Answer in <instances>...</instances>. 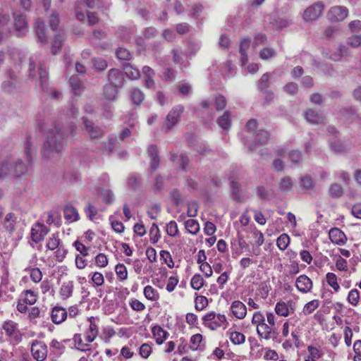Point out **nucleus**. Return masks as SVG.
Segmentation results:
<instances>
[{
  "label": "nucleus",
  "mask_w": 361,
  "mask_h": 361,
  "mask_svg": "<svg viewBox=\"0 0 361 361\" xmlns=\"http://www.w3.org/2000/svg\"><path fill=\"white\" fill-rule=\"evenodd\" d=\"M117 87L111 84L106 85L104 87V95L109 100L114 99L118 92Z\"/></svg>",
  "instance_id": "58836bf2"
},
{
  "label": "nucleus",
  "mask_w": 361,
  "mask_h": 361,
  "mask_svg": "<svg viewBox=\"0 0 361 361\" xmlns=\"http://www.w3.org/2000/svg\"><path fill=\"white\" fill-rule=\"evenodd\" d=\"M83 122L85 124V130L88 134L91 139L100 138L103 136L104 130L94 124L91 121L87 120L86 118H83Z\"/></svg>",
  "instance_id": "9b49d317"
},
{
  "label": "nucleus",
  "mask_w": 361,
  "mask_h": 361,
  "mask_svg": "<svg viewBox=\"0 0 361 361\" xmlns=\"http://www.w3.org/2000/svg\"><path fill=\"white\" fill-rule=\"evenodd\" d=\"M123 71L126 76L131 80H138L140 78V71L129 63L123 65Z\"/></svg>",
  "instance_id": "bb28decb"
},
{
  "label": "nucleus",
  "mask_w": 361,
  "mask_h": 361,
  "mask_svg": "<svg viewBox=\"0 0 361 361\" xmlns=\"http://www.w3.org/2000/svg\"><path fill=\"white\" fill-rule=\"evenodd\" d=\"M144 295L147 299L151 301L156 300L159 298L157 291L151 286H147L145 287Z\"/></svg>",
  "instance_id": "49530a36"
},
{
  "label": "nucleus",
  "mask_w": 361,
  "mask_h": 361,
  "mask_svg": "<svg viewBox=\"0 0 361 361\" xmlns=\"http://www.w3.org/2000/svg\"><path fill=\"white\" fill-rule=\"evenodd\" d=\"M186 230L191 234H197L200 231L199 223L197 220L190 219L185 222Z\"/></svg>",
  "instance_id": "c9c22d12"
},
{
  "label": "nucleus",
  "mask_w": 361,
  "mask_h": 361,
  "mask_svg": "<svg viewBox=\"0 0 361 361\" xmlns=\"http://www.w3.org/2000/svg\"><path fill=\"white\" fill-rule=\"evenodd\" d=\"M184 111V106L181 104L173 106L166 116V120L163 124L162 129L168 133L176 126Z\"/></svg>",
  "instance_id": "7ed1b4c3"
},
{
  "label": "nucleus",
  "mask_w": 361,
  "mask_h": 361,
  "mask_svg": "<svg viewBox=\"0 0 361 361\" xmlns=\"http://www.w3.org/2000/svg\"><path fill=\"white\" fill-rule=\"evenodd\" d=\"M75 250L80 253V256L85 257L88 255L89 247H86L82 243L76 240L73 243Z\"/></svg>",
  "instance_id": "bf43d9fd"
},
{
  "label": "nucleus",
  "mask_w": 361,
  "mask_h": 361,
  "mask_svg": "<svg viewBox=\"0 0 361 361\" xmlns=\"http://www.w3.org/2000/svg\"><path fill=\"white\" fill-rule=\"evenodd\" d=\"M160 256L169 268L173 267L174 263L169 252L161 250L160 252Z\"/></svg>",
  "instance_id": "0e129e2a"
},
{
  "label": "nucleus",
  "mask_w": 361,
  "mask_h": 361,
  "mask_svg": "<svg viewBox=\"0 0 361 361\" xmlns=\"http://www.w3.org/2000/svg\"><path fill=\"white\" fill-rule=\"evenodd\" d=\"M195 308L197 311L204 310L208 305V300L205 296L197 295L195 300Z\"/></svg>",
  "instance_id": "de8ad7c7"
},
{
  "label": "nucleus",
  "mask_w": 361,
  "mask_h": 361,
  "mask_svg": "<svg viewBox=\"0 0 361 361\" xmlns=\"http://www.w3.org/2000/svg\"><path fill=\"white\" fill-rule=\"evenodd\" d=\"M326 279L327 283L334 289L335 292H338L340 290V286L337 281L338 279L334 273H327L326 275Z\"/></svg>",
  "instance_id": "e433bc0d"
},
{
  "label": "nucleus",
  "mask_w": 361,
  "mask_h": 361,
  "mask_svg": "<svg viewBox=\"0 0 361 361\" xmlns=\"http://www.w3.org/2000/svg\"><path fill=\"white\" fill-rule=\"evenodd\" d=\"M4 226L6 229L10 232H12L15 229L13 215L11 213L8 214L6 216L4 221Z\"/></svg>",
  "instance_id": "338daca9"
},
{
  "label": "nucleus",
  "mask_w": 361,
  "mask_h": 361,
  "mask_svg": "<svg viewBox=\"0 0 361 361\" xmlns=\"http://www.w3.org/2000/svg\"><path fill=\"white\" fill-rule=\"evenodd\" d=\"M331 149L335 153H343L346 152V146L340 140H336L331 144Z\"/></svg>",
  "instance_id": "5fc2aeb1"
},
{
  "label": "nucleus",
  "mask_w": 361,
  "mask_h": 361,
  "mask_svg": "<svg viewBox=\"0 0 361 361\" xmlns=\"http://www.w3.org/2000/svg\"><path fill=\"white\" fill-rule=\"evenodd\" d=\"M115 271L121 281H124L128 278L127 269L123 264H117L115 267Z\"/></svg>",
  "instance_id": "8fccbe9b"
},
{
  "label": "nucleus",
  "mask_w": 361,
  "mask_h": 361,
  "mask_svg": "<svg viewBox=\"0 0 361 361\" xmlns=\"http://www.w3.org/2000/svg\"><path fill=\"white\" fill-rule=\"evenodd\" d=\"M346 43L353 48H357L361 45V35H355L349 37Z\"/></svg>",
  "instance_id": "603ef678"
},
{
  "label": "nucleus",
  "mask_w": 361,
  "mask_h": 361,
  "mask_svg": "<svg viewBox=\"0 0 361 361\" xmlns=\"http://www.w3.org/2000/svg\"><path fill=\"white\" fill-rule=\"evenodd\" d=\"M202 320L203 325L212 331L216 330L226 322L224 314H216L214 312H210L205 314Z\"/></svg>",
  "instance_id": "20e7f679"
},
{
  "label": "nucleus",
  "mask_w": 361,
  "mask_h": 361,
  "mask_svg": "<svg viewBox=\"0 0 361 361\" xmlns=\"http://www.w3.org/2000/svg\"><path fill=\"white\" fill-rule=\"evenodd\" d=\"M304 115L307 121L312 124H324L325 122V117L314 109H307Z\"/></svg>",
  "instance_id": "a211bd4d"
},
{
  "label": "nucleus",
  "mask_w": 361,
  "mask_h": 361,
  "mask_svg": "<svg viewBox=\"0 0 361 361\" xmlns=\"http://www.w3.org/2000/svg\"><path fill=\"white\" fill-rule=\"evenodd\" d=\"M229 338L235 345H240L245 343V336L238 331H233L230 333Z\"/></svg>",
  "instance_id": "79ce46f5"
},
{
  "label": "nucleus",
  "mask_w": 361,
  "mask_h": 361,
  "mask_svg": "<svg viewBox=\"0 0 361 361\" xmlns=\"http://www.w3.org/2000/svg\"><path fill=\"white\" fill-rule=\"evenodd\" d=\"M73 282L72 281H68L66 282H63L61 288H60V295L61 297L65 300L70 298L73 291Z\"/></svg>",
  "instance_id": "cd10ccee"
},
{
  "label": "nucleus",
  "mask_w": 361,
  "mask_h": 361,
  "mask_svg": "<svg viewBox=\"0 0 361 361\" xmlns=\"http://www.w3.org/2000/svg\"><path fill=\"white\" fill-rule=\"evenodd\" d=\"M147 154L150 158V169L152 171H154L159 167L160 163L157 146L155 145H149L147 148Z\"/></svg>",
  "instance_id": "dca6fc26"
},
{
  "label": "nucleus",
  "mask_w": 361,
  "mask_h": 361,
  "mask_svg": "<svg viewBox=\"0 0 361 361\" xmlns=\"http://www.w3.org/2000/svg\"><path fill=\"white\" fill-rule=\"evenodd\" d=\"M360 300V293L357 289L351 290L348 295V301L352 305L355 306Z\"/></svg>",
  "instance_id": "864d4df0"
},
{
  "label": "nucleus",
  "mask_w": 361,
  "mask_h": 361,
  "mask_svg": "<svg viewBox=\"0 0 361 361\" xmlns=\"http://www.w3.org/2000/svg\"><path fill=\"white\" fill-rule=\"evenodd\" d=\"M324 11V4L317 1L307 7L303 13V19L307 22H312L317 20Z\"/></svg>",
  "instance_id": "39448f33"
},
{
  "label": "nucleus",
  "mask_w": 361,
  "mask_h": 361,
  "mask_svg": "<svg viewBox=\"0 0 361 361\" xmlns=\"http://www.w3.org/2000/svg\"><path fill=\"white\" fill-rule=\"evenodd\" d=\"M274 55V49L270 47H264L259 51V57L263 60L269 59Z\"/></svg>",
  "instance_id": "680f3d73"
},
{
  "label": "nucleus",
  "mask_w": 361,
  "mask_h": 361,
  "mask_svg": "<svg viewBox=\"0 0 361 361\" xmlns=\"http://www.w3.org/2000/svg\"><path fill=\"white\" fill-rule=\"evenodd\" d=\"M231 310L233 314L239 319L245 318L247 314L246 306L239 300H235L232 302Z\"/></svg>",
  "instance_id": "412c9836"
},
{
  "label": "nucleus",
  "mask_w": 361,
  "mask_h": 361,
  "mask_svg": "<svg viewBox=\"0 0 361 361\" xmlns=\"http://www.w3.org/2000/svg\"><path fill=\"white\" fill-rule=\"evenodd\" d=\"M328 194L331 198L338 199L344 195V189L341 185L333 183L328 189Z\"/></svg>",
  "instance_id": "a878e982"
},
{
  "label": "nucleus",
  "mask_w": 361,
  "mask_h": 361,
  "mask_svg": "<svg viewBox=\"0 0 361 361\" xmlns=\"http://www.w3.org/2000/svg\"><path fill=\"white\" fill-rule=\"evenodd\" d=\"M329 236L331 241L337 245H343L347 238L345 233L338 228H333L329 231Z\"/></svg>",
  "instance_id": "aec40b11"
},
{
  "label": "nucleus",
  "mask_w": 361,
  "mask_h": 361,
  "mask_svg": "<svg viewBox=\"0 0 361 361\" xmlns=\"http://www.w3.org/2000/svg\"><path fill=\"white\" fill-rule=\"evenodd\" d=\"M149 235L150 241L152 243H156L159 240L160 238L159 229L156 224H153L152 225V227L149 230Z\"/></svg>",
  "instance_id": "6e6d98bb"
},
{
  "label": "nucleus",
  "mask_w": 361,
  "mask_h": 361,
  "mask_svg": "<svg viewBox=\"0 0 361 361\" xmlns=\"http://www.w3.org/2000/svg\"><path fill=\"white\" fill-rule=\"evenodd\" d=\"M348 16V9L343 6H336L331 7L328 13V19L331 22H342Z\"/></svg>",
  "instance_id": "423d86ee"
},
{
  "label": "nucleus",
  "mask_w": 361,
  "mask_h": 361,
  "mask_svg": "<svg viewBox=\"0 0 361 361\" xmlns=\"http://www.w3.org/2000/svg\"><path fill=\"white\" fill-rule=\"evenodd\" d=\"M11 161L7 160L0 162V178H4L7 176H11Z\"/></svg>",
  "instance_id": "a19ab883"
},
{
  "label": "nucleus",
  "mask_w": 361,
  "mask_h": 361,
  "mask_svg": "<svg viewBox=\"0 0 361 361\" xmlns=\"http://www.w3.org/2000/svg\"><path fill=\"white\" fill-rule=\"evenodd\" d=\"M64 218L70 222H74L79 219L77 209L72 205L68 204L63 209Z\"/></svg>",
  "instance_id": "b1692460"
},
{
  "label": "nucleus",
  "mask_w": 361,
  "mask_h": 361,
  "mask_svg": "<svg viewBox=\"0 0 361 361\" xmlns=\"http://www.w3.org/2000/svg\"><path fill=\"white\" fill-rule=\"evenodd\" d=\"M257 332L259 336L267 340L274 337L276 333L274 329L271 326L267 324L265 322L257 326Z\"/></svg>",
  "instance_id": "4be33fe9"
},
{
  "label": "nucleus",
  "mask_w": 361,
  "mask_h": 361,
  "mask_svg": "<svg viewBox=\"0 0 361 361\" xmlns=\"http://www.w3.org/2000/svg\"><path fill=\"white\" fill-rule=\"evenodd\" d=\"M300 186L306 191H310L315 188V183L310 176L306 175L300 178Z\"/></svg>",
  "instance_id": "72a5a7b5"
},
{
  "label": "nucleus",
  "mask_w": 361,
  "mask_h": 361,
  "mask_svg": "<svg viewBox=\"0 0 361 361\" xmlns=\"http://www.w3.org/2000/svg\"><path fill=\"white\" fill-rule=\"evenodd\" d=\"M70 84L72 90L75 94H79L82 90V84L81 80L78 76H72L70 78Z\"/></svg>",
  "instance_id": "4c0bfd02"
},
{
  "label": "nucleus",
  "mask_w": 361,
  "mask_h": 361,
  "mask_svg": "<svg viewBox=\"0 0 361 361\" xmlns=\"http://www.w3.org/2000/svg\"><path fill=\"white\" fill-rule=\"evenodd\" d=\"M171 53L173 54V61L174 63L184 65V67H186L187 65L185 64L182 51L180 49H172Z\"/></svg>",
  "instance_id": "3c124183"
},
{
  "label": "nucleus",
  "mask_w": 361,
  "mask_h": 361,
  "mask_svg": "<svg viewBox=\"0 0 361 361\" xmlns=\"http://www.w3.org/2000/svg\"><path fill=\"white\" fill-rule=\"evenodd\" d=\"M108 79L110 84L117 87H122L124 84L123 73L117 68H111L108 73Z\"/></svg>",
  "instance_id": "4468645a"
},
{
  "label": "nucleus",
  "mask_w": 361,
  "mask_h": 361,
  "mask_svg": "<svg viewBox=\"0 0 361 361\" xmlns=\"http://www.w3.org/2000/svg\"><path fill=\"white\" fill-rule=\"evenodd\" d=\"M283 90L290 95H295L298 91V85L295 82H290L283 87Z\"/></svg>",
  "instance_id": "69168bd1"
},
{
  "label": "nucleus",
  "mask_w": 361,
  "mask_h": 361,
  "mask_svg": "<svg viewBox=\"0 0 361 361\" xmlns=\"http://www.w3.org/2000/svg\"><path fill=\"white\" fill-rule=\"evenodd\" d=\"M30 276L31 280L35 283H39L42 279V274L39 268L31 269Z\"/></svg>",
  "instance_id": "774afa93"
},
{
  "label": "nucleus",
  "mask_w": 361,
  "mask_h": 361,
  "mask_svg": "<svg viewBox=\"0 0 361 361\" xmlns=\"http://www.w3.org/2000/svg\"><path fill=\"white\" fill-rule=\"evenodd\" d=\"M290 243V238L286 234H281L276 240V245L279 250H285Z\"/></svg>",
  "instance_id": "ea45409f"
},
{
  "label": "nucleus",
  "mask_w": 361,
  "mask_h": 361,
  "mask_svg": "<svg viewBox=\"0 0 361 361\" xmlns=\"http://www.w3.org/2000/svg\"><path fill=\"white\" fill-rule=\"evenodd\" d=\"M34 28L39 42L42 44H47L48 37L46 33V25L44 20L38 18L35 22Z\"/></svg>",
  "instance_id": "ddd939ff"
},
{
  "label": "nucleus",
  "mask_w": 361,
  "mask_h": 361,
  "mask_svg": "<svg viewBox=\"0 0 361 361\" xmlns=\"http://www.w3.org/2000/svg\"><path fill=\"white\" fill-rule=\"evenodd\" d=\"M269 78H270V74L269 73H266L262 75V77L259 80L258 84H257L258 88L261 91L264 90L268 87V85H269L268 82H269Z\"/></svg>",
  "instance_id": "e2e57ef3"
},
{
  "label": "nucleus",
  "mask_w": 361,
  "mask_h": 361,
  "mask_svg": "<svg viewBox=\"0 0 361 361\" xmlns=\"http://www.w3.org/2000/svg\"><path fill=\"white\" fill-rule=\"evenodd\" d=\"M49 230L43 224L36 223L31 229V238L35 243L44 240Z\"/></svg>",
  "instance_id": "1a4fd4ad"
},
{
  "label": "nucleus",
  "mask_w": 361,
  "mask_h": 361,
  "mask_svg": "<svg viewBox=\"0 0 361 361\" xmlns=\"http://www.w3.org/2000/svg\"><path fill=\"white\" fill-rule=\"evenodd\" d=\"M275 312L279 316L288 317L290 314L288 304L283 301L278 302L275 306Z\"/></svg>",
  "instance_id": "2f4dec72"
},
{
  "label": "nucleus",
  "mask_w": 361,
  "mask_h": 361,
  "mask_svg": "<svg viewBox=\"0 0 361 361\" xmlns=\"http://www.w3.org/2000/svg\"><path fill=\"white\" fill-rule=\"evenodd\" d=\"M14 32L18 37L24 36L27 32V23L23 14L14 13Z\"/></svg>",
  "instance_id": "6e6552de"
},
{
  "label": "nucleus",
  "mask_w": 361,
  "mask_h": 361,
  "mask_svg": "<svg viewBox=\"0 0 361 361\" xmlns=\"http://www.w3.org/2000/svg\"><path fill=\"white\" fill-rule=\"evenodd\" d=\"M230 186H231V189L232 191V195L233 196V199L237 201H240V184L235 180H232L231 182Z\"/></svg>",
  "instance_id": "13d9d810"
},
{
  "label": "nucleus",
  "mask_w": 361,
  "mask_h": 361,
  "mask_svg": "<svg viewBox=\"0 0 361 361\" xmlns=\"http://www.w3.org/2000/svg\"><path fill=\"white\" fill-rule=\"evenodd\" d=\"M3 329L11 339L15 341H18L20 340V334L18 331L16 323L13 321L5 322L3 325Z\"/></svg>",
  "instance_id": "2eb2a0df"
},
{
  "label": "nucleus",
  "mask_w": 361,
  "mask_h": 361,
  "mask_svg": "<svg viewBox=\"0 0 361 361\" xmlns=\"http://www.w3.org/2000/svg\"><path fill=\"white\" fill-rule=\"evenodd\" d=\"M152 332L158 345L162 344L169 335V333L159 326H154Z\"/></svg>",
  "instance_id": "393cba45"
},
{
  "label": "nucleus",
  "mask_w": 361,
  "mask_h": 361,
  "mask_svg": "<svg viewBox=\"0 0 361 361\" xmlns=\"http://www.w3.org/2000/svg\"><path fill=\"white\" fill-rule=\"evenodd\" d=\"M293 182L289 176L283 177L279 183V189L282 192H288L292 190Z\"/></svg>",
  "instance_id": "c756f323"
},
{
  "label": "nucleus",
  "mask_w": 361,
  "mask_h": 361,
  "mask_svg": "<svg viewBox=\"0 0 361 361\" xmlns=\"http://www.w3.org/2000/svg\"><path fill=\"white\" fill-rule=\"evenodd\" d=\"M319 305L320 302L318 300H312L304 305L302 313L305 315H309L313 313L319 307Z\"/></svg>",
  "instance_id": "f704fd0d"
},
{
  "label": "nucleus",
  "mask_w": 361,
  "mask_h": 361,
  "mask_svg": "<svg viewBox=\"0 0 361 361\" xmlns=\"http://www.w3.org/2000/svg\"><path fill=\"white\" fill-rule=\"evenodd\" d=\"M100 193H101V195H102V197L103 198V202L105 204H110L115 200L114 195L113 192L111 190H110L103 189L100 192Z\"/></svg>",
  "instance_id": "09e8293b"
},
{
  "label": "nucleus",
  "mask_w": 361,
  "mask_h": 361,
  "mask_svg": "<svg viewBox=\"0 0 361 361\" xmlns=\"http://www.w3.org/2000/svg\"><path fill=\"white\" fill-rule=\"evenodd\" d=\"M269 140V133L268 131L264 130L263 129L259 130L254 134V145H249V149L250 151L255 150V146L257 144L259 145H265L268 142Z\"/></svg>",
  "instance_id": "f3484780"
},
{
  "label": "nucleus",
  "mask_w": 361,
  "mask_h": 361,
  "mask_svg": "<svg viewBox=\"0 0 361 361\" xmlns=\"http://www.w3.org/2000/svg\"><path fill=\"white\" fill-rule=\"evenodd\" d=\"M226 106V98L220 94L215 96V106L217 111L223 110Z\"/></svg>",
  "instance_id": "4d7b16f0"
},
{
  "label": "nucleus",
  "mask_w": 361,
  "mask_h": 361,
  "mask_svg": "<svg viewBox=\"0 0 361 361\" xmlns=\"http://www.w3.org/2000/svg\"><path fill=\"white\" fill-rule=\"evenodd\" d=\"M24 152L27 159V161L29 164H31L33 158L36 154V147L34 144L30 141L29 137H27V140L24 144Z\"/></svg>",
  "instance_id": "5701e85b"
},
{
  "label": "nucleus",
  "mask_w": 361,
  "mask_h": 361,
  "mask_svg": "<svg viewBox=\"0 0 361 361\" xmlns=\"http://www.w3.org/2000/svg\"><path fill=\"white\" fill-rule=\"evenodd\" d=\"M204 281L200 274H195L190 281L191 287L195 290H200L203 287Z\"/></svg>",
  "instance_id": "a18cd8bd"
},
{
  "label": "nucleus",
  "mask_w": 361,
  "mask_h": 361,
  "mask_svg": "<svg viewBox=\"0 0 361 361\" xmlns=\"http://www.w3.org/2000/svg\"><path fill=\"white\" fill-rule=\"evenodd\" d=\"M217 123L224 130H228L231 126L230 112H224V114L217 119Z\"/></svg>",
  "instance_id": "7c9ffc66"
},
{
  "label": "nucleus",
  "mask_w": 361,
  "mask_h": 361,
  "mask_svg": "<svg viewBox=\"0 0 361 361\" xmlns=\"http://www.w3.org/2000/svg\"><path fill=\"white\" fill-rule=\"evenodd\" d=\"M30 76L39 77V85L43 91L48 88L49 74L45 62L37 55L30 58L29 63Z\"/></svg>",
  "instance_id": "f03ea898"
},
{
  "label": "nucleus",
  "mask_w": 361,
  "mask_h": 361,
  "mask_svg": "<svg viewBox=\"0 0 361 361\" xmlns=\"http://www.w3.org/2000/svg\"><path fill=\"white\" fill-rule=\"evenodd\" d=\"M178 225L175 221H171L166 224V233L170 236L174 237L178 234Z\"/></svg>",
  "instance_id": "052dcab7"
},
{
  "label": "nucleus",
  "mask_w": 361,
  "mask_h": 361,
  "mask_svg": "<svg viewBox=\"0 0 361 361\" xmlns=\"http://www.w3.org/2000/svg\"><path fill=\"white\" fill-rule=\"evenodd\" d=\"M307 351L309 355L305 360V361H316L317 359H319L322 356V353H320V351L314 346H308Z\"/></svg>",
  "instance_id": "c03bdc74"
},
{
  "label": "nucleus",
  "mask_w": 361,
  "mask_h": 361,
  "mask_svg": "<svg viewBox=\"0 0 361 361\" xmlns=\"http://www.w3.org/2000/svg\"><path fill=\"white\" fill-rule=\"evenodd\" d=\"M63 42V38L61 35L59 34L55 35L54 39L51 42V51L52 54L56 55L60 51L62 47Z\"/></svg>",
  "instance_id": "473e14b6"
},
{
  "label": "nucleus",
  "mask_w": 361,
  "mask_h": 361,
  "mask_svg": "<svg viewBox=\"0 0 361 361\" xmlns=\"http://www.w3.org/2000/svg\"><path fill=\"white\" fill-rule=\"evenodd\" d=\"M47 346L39 341H34L31 345V353L37 361H44L47 357Z\"/></svg>",
  "instance_id": "0eeeda50"
},
{
  "label": "nucleus",
  "mask_w": 361,
  "mask_h": 361,
  "mask_svg": "<svg viewBox=\"0 0 361 361\" xmlns=\"http://www.w3.org/2000/svg\"><path fill=\"white\" fill-rule=\"evenodd\" d=\"M61 240L59 238L58 233H54L51 237H50L47 243V247L49 250H54L58 248L61 245Z\"/></svg>",
  "instance_id": "37998d69"
},
{
  "label": "nucleus",
  "mask_w": 361,
  "mask_h": 361,
  "mask_svg": "<svg viewBox=\"0 0 361 361\" xmlns=\"http://www.w3.org/2000/svg\"><path fill=\"white\" fill-rule=\"evenodd\" d=\"M68 312L62 307L56 306L52 309L51 317V321L56 324L62 323L66 319Z\"/></svg>",
  "instance_id": "6ab92c4d"
},
{
  "label": "nucleus",
  "mask_w": 361,
  "mask_h": 361,
  "mask_svg": "<svg viewBox=\"0 0 361 361\" xmlns=\"http://www.w3.org/2000/svg\"><path fill=\"white\" fill-rule=\"evenodd\" d=\"M11 176L15 178L26 176L29 172L28 165L19 159L11 162Z\"/></svg>",
  "instance_id": "9d476101"
},
{
  "label": "nucleus",
  "mask_w": 361,
  "mask_h": 361,
  "mask_svg": "<svg viewBox=\"0 0 361 361\" xmlns=\"http://www.w3.org/2000/svg\"><path fill=\"white\" fill-rule=\"evenodd\" d=\"M132 102L136 105H140L145 99V94L138 87L133 88L130 92Z\"/></svg>",
  "instance_id": "c85d7f7f"
},
{
  "label": "nucleus",
  "mask_w": 361,
  "mask_h": 361,
  "mask_svg": "<svg viewBox=\"0 0 361 361\" xmlns=\"http://www.w3.org/2000/svg\"><path fill=\"white\" fill-rule=\"evenodd\" d=\"M295 286L300 293H307L311 291L313 283L307 276L302 274L296 279Z\"/></svg>",
  "instance_id": "f8f14e48"
},
{
  "label": "nucleus",
  "mask_w": 361,
  "mask_h": 361,
  "mask_svg": "<svg viewBox=\"0 0 361 361\" xmlns=\"http://www.w3.org/2000/svg\"><path fill=\"white\" fill-rule=\"evenodd\" d=\"M67 131L60 125L57 124L54 128L48 132L46 140L42 147V156L49 159L58 157L66 145Z\"/></svg>",
  "instance_id": "f257e3e1"
}]
</instances>
